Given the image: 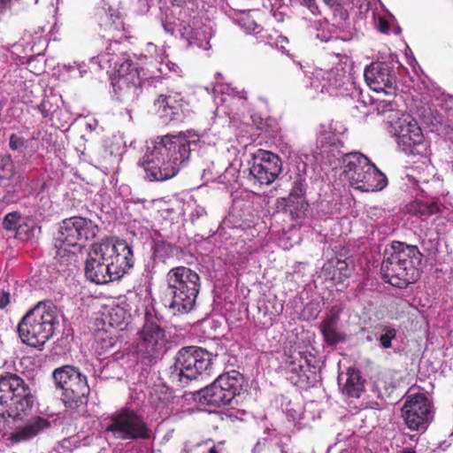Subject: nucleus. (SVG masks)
<instances>
[{
	"label": "nucleus",
	"mask_w": 453,
	"mask_h": 453,
	"mask_svg": "<svg viewBox=\"0 0 453 453\" xmlns=\"http://www.w3.org/2000/svg\"><path fill=\"white\" fill-rule=\"evenodd\" d=\"M21 215L18 211L7 213L3 220V227L7 231L18 230L20 226Z\"/></svg>",
	"instance_id": "32"
},
{
	"label": "nucleus",
	"mask_w": 453,
	"mask_h": 453,
	"mask_svg": "<svg viewBox=\"0 0 453 453\" xmlns=\"http://www.w3.org/2000/svg\"><path fill=\"white\" fill-rule=\"evenodd\" d=\"M249 382L238 371L219 375L211 384L196 391L194 399L201 405L221 407L229 404L236 396L248 392Z\"/></svg>",
	"instance_id": "8"
},
{
	"label": "nucleus",
	"mask_w": 453,
	"mask_h": 453,
	"mask_svg": "<svg viewBox=\"0 0 453 453\" xmlns=\"http://www.w3.org/2000/svg\"><path fill=\"white\" fill-rule=\"evenodd\" d=\"M152 250L155 257L165 261L173 255L175 246L164 240L157 239L153 241Z\"/></svg>",
	"instance_id": "30"
},
{
	"label": "nucleus",
	"mask_w": 453,
	"mask_h": 453,
	"mask_svg": "<svg viewBox=\"0 0 453 453\" xmlns=\"http://www.w3.org/2000/svg\"><path fill=\"white\" fill-rule=\"evenodd\" d=\"M165 331L155 321L146 318L139 331L136 354L142 363L152 365L161 360L168 350Z\"/></svg>",
	"instance_id": "10"
},
{
	"label": "nucleus",
	"mask_w": 453,
	"mask_h": 453,
	"mask_svg": "<svg viewBox=\"0 0 453 453\" xmlns=\"http://www.w3.org/2000/svg\"><path fill=\"white\" fill-rule=\"evenodd\" d=\"M309 204L305 199L286 200V209L293 219H300L307 210Z\"/></svg>",
	"instance_id": "31"
},
{
	"label": "nucleus",
	"mask_w": 453,
	"mask_h": 453,
	"mask_svg": "<svg viewBox=\"0 0 453 453\" xmlns=\"http://www.w3.org/2000/svg\"><path fill=\"white\" fill-rule=\"evenodd\" d=\"M105 434L121 441H149L153 431L146 418L136 409L124 406L104 418Z\"/></svg>",
	"instance_id": "5"
},
{
	"label": "nucleus",
	"mask_w": 453,
	"mask_h": 453,
	"mask_svg": "<svg viewBox=\"0 0 453 453\" xmlns=\"http://www.w3.org/2000/svg\"><path fill=\"white\" fill-rule=\"evenodd\" d=\"M286 363L288 364L291 372L301 376L302 372H304L305 369L310 366L309 361L304 352L297 351L294 355L290 356Z\"/></svg>",
	"instance_id": "29"
},
{
	"label": "nucleus",
	"mask_w": 453,
	"mask_h": 453,
	"mask_svg": "<svg viewBox=\"0 0 453 453\" xmlns=\"http://www.w3.org/2000/svg\"><path fill=\"white\" fill-rule=\"evenodd\" d=\"M360 181L356 186L355 189L363 192H374L383 189L388 183L386 175L380 172L376 165L371 162L366 164V167L359 178Z\"/></svg>",
	"instance_id": "23"
},
{
	"label": "nucleus",
	"mask_w": 453,
	"mask_h": 453,
	"mask_svg": "<svg viewBox=\"0 0 453 453\" xmlns=\"http://www.w3.org/2000/svg\"><path fill=\"white\" fill-rule=\"evenodd\" d=\"M0 171L5 179H10L14 175L15 167L11 155L5 154L0 157Z\"/></svg>",
	"instance_id": "34"
},
{
	"label": "nucleus",
	"mask_w": 453,
	"mask_h": 453,
	"mask_svg": "<svg viewBox=\"0 0 453 453\" xmlns=\"http://www.w3.org/2000/svg\"><path fill=\"white\" fill-rule=\"evenodd\" d=\"M422 254L417 246L398 242L386 250L381 263L382 279L394 287L404 288L419 278Z\"/></svg>",
	"instance_id": "2"
},
{
	"label": "nucleus",
	"mask_w": 453,
	"mask_h": 453,
	"mask_svg": "<svg viewBox=\"0 0 453 453\" xmlns=\"http://www.w3.org/2000/svg\"><path fill=\"white\" fill-rule=\"evenodd\" d=\"M358 96V100L365 104V99L367 98V87L363 88L362 87H354Z\"/></svg>",
	"instance_id": "42"
},
{
	"label": "nucleus",
	"mask_w": 453,
	"mask_h": 453,
	"mask_svg": "<svg viewBox=\"0 0 453 453\" xmlns=\"http://www.w3.org/2000/svg\"><path fill=\"white\" fill-rule=\"evenodd\" d=\"M166 282L172 296L169 307L180 313L192 311L201 286L199 274L189 267L176 266L167 273Z\"/></svg>",
	"instance_id": "7"
},
{
	"label": "nucleus",
	"mask_w": 453,
	"mask_h": 453,
	"mask_svg": "<svg viewBox=\"0 0 453 453\" xmlns=\"http://www.w3.org/2000/svg\"><path fill=\"white\" fill-rule=\"evenodd\" d=\"M367 162H369V158L359 152H350L343 155L342 158V175L350 187L355 188L359 183V178H361Z\"/></svg>",
	"instance_id": "18"
},
{
	"label": "nucleus",
	"mask_w": 453,
	"mask_h": 453,
	"mask_svg": "<svg viewBox=\"0 0 453 453\" xmlns=\"http://www.w3.org/2000/svg\"><path fill=\"white\" fill-rule=\"evenodd\" d=\"M323 2L329 7H334L342 5L343 0H323Z\"/></svg>",
	"instance_id": "43"
},
{
	"label": "nucleus",
	"mask_w": 453,
	"mask_h": 453,
	"mask_svg": "<svg viewBox=\"0 0 453 453\" xmlns=\"http://www.w3.org/2000/svg\"><path fill=\"white\" fill-rule=\"evenodd\" d=\"M56 320L53 304L40 302L19 323V336L23 343L30 347H42L52 337Z\"/></svg>",
	"instance_id": "6"
},
{
	"label": "nucleus",
	"mask_w": 453,
	"mask_h": 453,
	"mask_svg": "<svg viewBox=\"0 0 453 453\" xmlns=\"http://www.w3.org/2000/svg\"><path fill=\"white\" fill-rule=\"evenodd\" d=\"M213 357L211 352L202 347L192 345L180 348L166 371L169 382L182 388L203 374L210 375Z\"/></svg>",
	"instance_id": "3"
},
{
	"label": "nucleus",
	"mask_w": 453,
	"mask_h": 453,
	"mask_svg": "<svg viewBox=\"0 0 453 453\" xmlns=\"http://www.w3.org/2000/svg\"><path fill=\"white\" fill-rule=\"evenodd\" d=\"M116 70L111 85L123 83L124 85H143L147 80L143 69H139L131 60L127 59L116 65Z\"/></svg>",
	"instance_id": "21"
},
{
	"label": "nucleus",
	"mask_w": 453,
	"mask_h": 453,
	"mask_svg": "<svg viewBox=\"0 0 453 453\" xmlns=\"http://www.w3.org/2000/svg\"><path fill=\"white\" fill-rule=\"evenodd\" d=\"M10 293L7 291L0 292V309L5 308L10 303Z\"/></svg>",
	"instance_id": "41"
},
{
	"label": "nucleus",
	"mask_w": 453,
	"mask_h": 453,
	"mask_svg": "<svg viewBox=\"0 0 453 453\" xmlns=\"http://www.w3.org/2000/svg\"><path fill=\"white\" fill-rule=\"evenodd\" d=\"M446 209L445 205L438 198H416L406 205V211L411 216L421 220H426L430 217L441 213Z\"/></svg>",
	"instance_id": "22"
},
{
	"label": "nucleus",
	"mask_w": 453,
	"mask_h": 453,
	"mask_svg": "<svg viewBox=\"0 0 453 453\" xmlns=\"http://www.w3.org/2000/svg\"><path fill=\"white\" fill-rule=\"evenodd\" d=\"M257 131H259L257 134V138L267 142L268 140L275 138L279 134L280 127L274 118H259V121L257 120Z\"/></svg>",
	"instance_id": "27"
},
{
	"label": "nucleus",
	"mask_w": 453,
	"mask_h": 453,
	"mask_svg": "<svg viewBox=\"0 0 453 453\" xmlns=\"http://www.w3.org/2000/svg\"><path fill=\"white\" fill-rule=\"evenodd\" d=\"M199 142L198 136L192 131L181 132L178 135L166 134L161 139V145L156 150L161 157H166L170 165H180L187 162L190 156L191 146Z\"/></svg>",
	"instance_id": "13"
},
{
	"label": "nucleus",
	"mask_w": 453,
	"mask_h": 453,
	"mask_svg": "<svg viewBox=\"0 0 453 453\" xmlns=\"http://www.w3.org/2000/svg\"><path fill=\"white\" fill-rule=\"evenodd\" d=\"M55 385L62 389L65 404L73 407L83 403L89 394L87 377L73 365H63L52 373Z\"/></svg>",
	"instance_id": "11"
},
{
	"label": "nucleus",
	"mask_w": 453,
	"mask_h": 453,
	"mask_svg": "<svg viewBox=\"0 0 453 453\" xmlns=\"http://www.w3.org/2000/svg\"><path fill=\"white\" fill-rule=\"evenodd\" d=\"M383 332L379 338L380 343L384 349H389L392 346V340L396 337V330L391 326H385Z\"/></svg>",
	"instance_id": "36"
},
{
	"label": "nucleus",
	"mask_w": 453,
	"mask_h": 453,
	"mask_svg": "<svg viewBox=\"0 0 453 453\" xmlns=\"http://www.w3.org/2000/svg\"><path fill=\"white\" fill-rule=\"evenodd\" d=\"M378 29L381 33H384V34L388 33V31L390 29V27H389L388 21L385 18L379 17V19H378Z\"/></svg>",
	"instance_id": "40"
},
{
	"label": "nucleus",
	"mask_w": 453,
	"mask_h": 453,
	"mask_svg": "<svg viewBox=\"0 0 453 453\" xmlns=\"http://www.w3.org/2000/svg\"><path fill=\"white\" fill-rule=\"evenodd\" d=\"M253 169H254V165L252 166H250V174H253Z\"/></svg>",
	"instance_id": "47"
},
{
	"label": "nucleus",
	"mask_w": 453,
	"mask_h": 453,
	"mask_svg": "<svg viewBox=\"0 0 453 453\" xmlns=\"http://www.w3.org/2000/svg\"><path fill=\"white\" fill-rule=\"evenodd\" d=\"M119 161V155L114 154L107 148H104L103 151L100 152L97 158L98 167L105 173H113L118 167Z\"/></svg>",
	"instance_id": "28"
},
{
	"label": "nucleus",
	"mask_w": 453,
	"mask_h": 453,
	"mask_svg": "<svg viewBox=\"0 0 453 453\" xmlns=\"http://www.w3.org/2000/svg\"><path fill=\"white\" fill-rule=\"evenodd\" d=\"M120 39L121 37L114 38L113 36L107 38L108 45L105 47V53L107 55H117V53L119 51Z\"/></svg>",
	"instance_id": "38"
},
{
	"label": "nucleus",
	"mask_w": 453,
	"mask_h": 453,
	"mask_svg": "<svg viewBox=\"0 0 453 453\" xmlns=\"http://www.w3.org/2000/svg\"><path fill=\"white\" fill-rule=\"evenodd\" d=\"M342 310L334 306L322 319L319 325V331L323 336L324 342L328 346H334L346 340V334L340 325Z\"/></svg>",
	"instance_id": "16"
},
{
	"label": "nucleus",
	"mask_w": 453,
	"mask_h": 453,
	"mask_svg": "<svg viewBox=\"0 0 453 453\" xmlns=\"http://www.w3.org/2000/svg\"><path fill=\"white\" fill-rule=\"evenodd\" d=\"M51 424L45 418L35 416L30 418L24 426H18L9 436L12 443H19L34 439L35 436L49 429Z\"/></svg>",
	"instance_id": "20"
},
{
	"label": "nucleus",
	"mask_w": 453,
	"mask_h": 453,
	"mask_svg": "<svg viewBox=\"0 0 453 453\" xmlns=\"http://www.w3.org/2000/svg\"><path fill=\"white\" fill-rule=\"evenodd\" d=\"M347 379L342 386V393L350 397H359L364 391V380L357 369L349 368L347 370Z\"/></svg>",
	"instance_id": "26"
},
{
	"label": "nucleus",
	"mask_w": 453,
	"mask_h": 453,
	"mask_svg": "<svg viewBox=\"0 0 453 453\" xmlns=\"http://www.w3.org/2000/svg\"><path fill=\"white\" fill-rule=\"evenodd\" d=\"M155 105L165 121L183 122L191 112L188 103L176 92L160 95Z\"/></svg>",
	"instance_id": "15"
},
{
	"label": "nucleus",
	"mask_w": 453,
	"mask_h": 453,
	"mask_svg": "<svg viewBox=\"0 0 453 453\" xmlns=\"http://www.w3.org/2000/svg\"><path fill=\"white\" fill-rule=\"evenodd\" d=\"M134 257L126 240L105 237L92 245L85 265L86 278L96 284L120 279L134 267Z\"/></svg>",
	"instance_id": "1"
},
{
	"label": "nucleus",
	"mask_w": 453,
	"mask_h": 453,
	"mask_svg": "<svg viewBox=\"0 0 453 453\" xmlns=\"http://www.w3.org/2000/svg\"><path fill=\"white\" fill-rule=\"evenodd\" d=\"M305 6L311 11L313 15L320 14L318 4L315 0H303Z\"/></svg>",
	"instance_id": "39"
},
{
	"label": "nucleus",
	"mask_w": 453,
	"mask_h": 453,
	"mask_svg": "<svg viewBox=\"0 0 453 453\" xmlns=\"http://www.w3.org/2000/svg\"><path fill=\"white\" fill-rule=\"evenodd\" d=\"M23 72L27 73V69H20V70H19V73H23Z\"/></svg>",
	"instance_id": "49"
},
{
	"label": "nucleus",
	"mask_w": 453,
	"mask_h": 453,
	"mask_svg": "<svg viewBox=\"0 0 453 453\" xmlns=\"http://www.w3.org/2000/svg\"><path fill=\"white\" fill-rule=\"evenodd\" d=\"M110 317V325L122 330L124 326L127 325L125 322L126 312L123 309L117 307L115 309H111L109 313Z\"/></svg>",
	"instance_id": "35"
},
{
	"label": "nucleus",
	"mask_w": 453,
	"mask_h": 453,
	"mask_svg": "<svg viewBox=\"0 0 453 453\" xmlns=\"http://www.w3.org/2000/svg\"><path fill=\"white\" fill-rule=\"evenodd\" d=\"M27 141L24 137L12 134L9 138V147L12 150L22 152L27 148Z\"/></svg>",
	"instance_id": "37"
},
{
	"label": "nucleus",
	"mask_w": 453,
	"mask_h": 453,
	"mask_svg": "<svg viewBox=\"0 0 453 453\" xmlns=\"http://www.w3.org/2000/svg\"><path fill=\"white\" fill-rule=\"evenodd\" d=\"M222 451V446L220 447V445H218V446H212L210 449H209V453H221Z\"/></svg>",
	"instance_id": "45"
},
{
	"label": "nucleus",
	"mask_w": 453,
	"mask_h": 453,
	"mask_svg": "<svg viewBox=\"0 0 453 453\" xmlns=\"http://www.w3.org/2000/svg\"><path fill=\"white\" fill-rule=\"evenodd\" d=\"M34 403L31 388L21 377L8 372L0 374V419L21 420Z\"/></svg>",
	"instance_id": "4"
},
{
	"label": "nucleus",
	"mask_w": 453,
	"mask_h": 453,
	"mask_svg": "<svg viewBox=\"0 0 453 453\" xmlns=\"http://www.w3.org/2000/svg\"><path fill=\"white\" fill-rule=\"evenodd\" d=\"M396 93V87H367V98L365 104H381L383 111H393L392 99Z\"/></svg>",
	"instance_id": "25"
},
{
	"label": "nucleus",
	"mask_w": 453,
	"mask_h": 453,
	"mask_svg": "<svg viewBox=\"0 0 453 453\" xmlns=\"http://www.w3.org/2000/svg\"><path fill=\"white\" fill-rule=\"evenodd\" d=\"M396 136L397 143L406 154L425 156L428 143L425 140L421 128L417 121L410 115L398 118L393 125L388 121Z\"/></svg>",
	"instance_id": "12"
},
{
	"label": "nucleus",
	"mask_w": 453,
	"mask_h": 453,
	"mask_svg": "<svg viewBox=\"0 0 453 453\" xmlns=\"http://www.w3.org/2000/svg\"><path fill=\"white\" fill-rule=\"evenodd\" d=\"M146 178L150 181H161L171 179L178 173V167L167 164L164 157L155 150L151 153V158L148 159L144 166Z\"/></svg>",
	"instance_id": "19"
},
{
	"label": "nucleus",
	"mask_w": 453,
	"mask_h": 453,
	"mask_svg": "<svg viewBox=\"0 0 453 453\" xmlns=\"http://www.w3.org/2000/svg\"><path fill=\"white\" fill-rule=\"evenodd\" d=\"M401 453H417V452H416V450L414 449L410 448V447H406V448L403 449Z\"/></svg>",
	"instance_id": "46"
},
{
	"label": "nucleus",
	"mask_w": 453,
	"mask_h": 453,
	"mask_svg": "<svg viewBox=\"0 0 453 453\" xmlns=\"http://www.w3.org/2000/svg\"><path fill=\"white\" fill-rule=\"evenodd\" d=\"M366 85H393L395 83L394 71L383 62H372L364 71Z\"/></svg>",
	"instance_id": "24"
},
{
	"label": "nucleus",
	"mask_w": 453,
	"mask_h": 453,
	"mask_svg": "<svg viewBox=\"0 0 453 453\" xmlns=\"http://www.w3.org/2000/svg\"><path fill=\"white\" fill-rule=\"evenodd\" d=\"M257 181L260 184L269 185L274 181L281 172L280 158L265 150H257Z\"/></svg>",
	"instance_id": "17"
},
{
	"label": "nucleus",
	"mask_w": 453,
	"mask_h": 453,
	"mask_svg": "<svg viewBox=\"0 0 453 453\" xmlns=\"http://www.w3.org/2000/svg\"><path fill=\"white\" fill-rule=\"evenodd\" d=\"M215 85H223L225 82V78L221 73H217L215 74Z\"/></svg>",
	"instance_id": "44"
},
{
	"label": "nucleus",
	"mask_w": 453,
	"mask_h": 453,
	"mask_svg": "<svg viewBox=\"0 0 453 453\" xmlns=\"http://www.w3.org/2000/svg\"><path fill=\"white\" fill-rule=\"evenodd\" d=\"M306 191V184L305 180L301 176H298L296 180L294 181L293 188L288 195L287 200H294V199H305L304 195Z\"/></svg>",
	"instance_id": "33"
},
{
	"label": "nucleus",
	"mask_w": 453,
	"mask_h": 453,
	"mask_svg": "<svg viewBox=\"0 0 453 453\" xmlns=\"http://www.w3.org/2000/svg\"><path fill=\"white\" fill-rule=\"evenodd\" d=\"M402 418L410 430L424 433L430 423L431 403L423 394L409 396L402 409Z\"/></svg>",
	"instance_id": "14"
},
{
	"label": "nucleus",
	"mask_w": 453,
	"mask_h": 453,
	"mask_svg": "<svg viewBox=\"0 0 453 453\" xmlns=\"http://www.w3.org/2000/svg\"><path fill=\"white\" fill-rule=\"evenodd\" d=\"M410 439H411V441H415V440H417V439H416V435H411V436H410Z\"/></svg>",
	"instance_id": "48"
},
{
	"label": "nucleus",
	"mask_w": 453,
	"mask_h": 453,
	"mask_svg": "<svg viewBox=\"0 0 453 453\" xmlns=\"http://www.w3.org/2000/svg\"><path fill=\"white\" fill-rule=\"evenodd\" d=\"M98 231V226L88 218L73 216L65 219L55 241L57 256L74 255L75 251L71 249L80 250L87 242L96 238Z\"/></svg>",
	"instance_id": "9"
}]
</instances>
